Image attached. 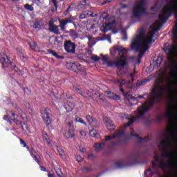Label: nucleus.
<instances>
[{"mask_svg":"<svg viewBox=\"0 0 177 177\" xmlns=\"http://www.w3.org/2000/svg\"><path fill=\"white\" fill-rule=\"evenodd\" d=\"M75 157H76V160H77V162H81L82 161V156L77 155Z\"/></svg>","mask_w":177,"mask_h":177,"instance_id":"nucleus-60","label":"nucleus"},{"mask_svg":"<svg viewBox=\"0 0 177 177\" xmlns=\"http://www.w3.org/2000/svg\"><path fill=\"white\" fill-rule=\"evenodd\" d=\"M86 120L87 122H88V125H92V124H93L94 127H97L99 124V121H97V120L93 116H91V115H87L86 116Z\"/></svg>","mask_w":177,"mask_h":177,"instance_id":"nucleus-21","label":"nucleus"},{"mask_svg":"<svg viewBox=\"0 0 177 177\" xmlns=\"http://www.w3.org/2000/svg\"><path fill=\"white\" fill-rule=\"evenodd\" d=\"M79 19H80V20H82L84 19H86V13H81L80 15Z\"/></svg>","mask_w":177,"mask_h":177,"instance_id":"nucleus-57","label":"nucleus"},{"mask_svg":"<svg viewBox=\"0 0 177 177\" xmlns=\"http://www.w3.org/2000/svg\"><path fill=\"white\" fill-rule=\"evenodd\" d=\"M127 142H128V138H125L124 140L120 139L116 142H112V146H125L127 145Z\"/></svg>","mask_w":177,"mask_h":177,"instance_id":"nucleus-27","label":"nucleus"},{"mask_svg":"<svg viewBox=\"0 0 177 177\" xmlns=\"http://www.w3.org/2000/svg\"><path fill=\"white\" fill-rule=\"evenodd\" d=\"M64 136L66 139H70V138H73L74 137V130L69 129L68 131H65Z\"/></svg>","mask_w":177,"mask_h":177,"instance_id":"nucleus-31","label":"nucleus"},{"mask_svg":"<svg viewBox=\"0 0 177 177\" xmlns=\"http://www.w3.org/2000/svg\"><path fill=\"white\" fill-rule=\"evenodd\" d=\"M70 70L74 73H85V68L81 64H72L70 66Z\"/></svg>","mask_w":177,"mask_h":177,"instance_id":"nucleus-18","label":"nucleus"},{"mask_svg":"<svg viewBox=\"0 0 177 177\" xmlns=\"http://www.w3.org/2000/svg\"><path fill=\"white\" fill-rule=\"evenodd\" d=\"M67 24H75L74 22V19H73V15H71L70 17L59 20V26H50V31L57 35H60V32L59 31V27L61 28V31H64L66 30V26Z\"/></svg>","mask_w":177,"mask_h":177,"instance_id":"nucleus-6","label":"nucleus"},{"mask_svg":"<svg viewBox=\"0 0 177 177\" xmlns=\"http://www.w3.org/2000/svg\"><path fill=\"white\" fill-rule=\"evenodd\" d=\"M24 8L26 10H29V12H32V10H34V7L30 4H25Z\"/></svg>","mask_w":177,"mask_h":177,"instance_id":"nucleus-48","label":"nucleus"},{"mask_svg":"<svg viewBox=\"0 0 177 177\" xmlns=\"http://www.w3.org/2000/svg\"><path fill=\"white\" fill-rule=\"evenodd\" d=\"M166 118L169 121L174 120V113L172 112V106H169L166 112Z\"/></svg>","mask_w":177,"mask_h":177,"instance_id":"nucleus-26","label":"nucleus"},{"mask_svg":"<svg viewBox=\"0 0 177 177\" xmlns=\"http://www.w3.org/2000/svg\"><path fill=\"white\" fill-rule=\"evenodd\" d=\"M64 34H68L69 37L71 38H78V34H77V30L74 29H70L69 30H64Z\"/></svg>","mask_w":177,"mask_h":177,"instance_id":"nucleus-25","label":"nucleus"},{"mask_svg":"<svg viewBox=\"0 0 177 177\" xmlns=\"http://www.w3.org/2000/svg\"><path fill=\"white\" fill-rule=\"evenodd\" d=\"M53 5L54 8H55L56 10H57V1L56 0H51Z\"/></svg>","mask_w":177,"mask_h":177,"instance_id":"nucleus-61","label":"nucleus"},{"mask_svg":"<svg viewBox=\"0 0 177 177\" xmlns=\"http://www.w3.org/2000/svg\"><path fill=\"white\" fill-rule=\"evenodd\" d=\"M120 91L122 92L123 96H124V97H130L131 95H129V93H125V91L124 90V88H122V87H120Z\"/></svg>","mask_w":177,"mask_h":177,"instance_id":"nucleus-50","label":"nucleus"},{"mask_svg":"<svg viewBox=\"0 0 177 177\" xmlns=\"http://www.w3.org/2000/svg\"><path fill=\"white\" fill-rule=\"evenodd\" d=\"M75 107V104L74 102H68L65 105V109L67 111V113H70L71 111H73V109Z\"/></svg>","mask_w":177,"mask_h":177,"instance_id":"nucleus-29","label":"nucleus"},{"mask_svg":"<svg viewBox=\"0 0 177 177\" xmlns=\"http://www.w3.org/2000/svg\"><path fill=\"white\" fill-rule=\"evenodd\" d=\"M146 3V0H139L136 6L133 8V17L140 19L142 15L146 13V8H143Z\"/></svg>","mask_w":177,"mask_h":177,"instance_id":"nucleus-8","label":"nucleus"},{"mask_svg":"<svg viewBox=\"0 0 177 177\" xmlns=\"http://www.w3.org/2000/svg\"><path fill=\"white\" fill-rule=\"evenodd\" d=\"M118 71L116 73L117 75H118L120 77V75H122V68H124V67L122 66H118Z\"/></svg>","mask_w":177,"mask_h":177,"instance_id":"nucleus-54","label":"nucleus"},{"mask_svg":"<svg viewBox=\"0 0 177 177\" xmlns=\"http://www.w3.org/2000/svg\"><path fill=\"white\" fill-rule=\"evenodd\" d=\"M167 135L169 138L167 139L162 140L160 142V147H162V149H167V145H169V146H171V140L174 143H177V138H176V135L175 134V131H169L167 132Z\"/></svg>","mask_w":177,"mask_h":177,"instance_id":"nucleus-9","label":"nucleus"},{"mask_svg":"<svg viewBox=\"0 0 177 177\" xmlns=\"http://www.w3.org/2000/svg\"><path fill=\"white\" fill-rule=\"evenodd\" d=\"M160 84H164V77H158L155 80V85L151 91V96L153 97L156 99H162V96H164V91H165V89H167L169 93L174 92L172 85L175 84V80H170L169 85L167 86H160Z\"/></svg>","mask_w":177,"mask_h":177,"instance_id":"nucleus-3","label":"nucleus"},{"mask_svg":"<svg viewBox=\"0 0 177 177\" xmlns=\"http://www.w3.org/2000/svg\"><path fill=\"white\" fill-rule=\"evenodd\" d=\"M163 50L165 53H166L167 56V60L169 63V68L171 69V71L170 72V75H175V67L177 68V63L175 61V53L177 52L176 49V45L172 44L169 47L163 48Z\"/></svg>","mask_w":177,"mask_h":177,"instance_id":"nucleus-5","label":"nucleus"},{"mask_svg":"<svg viewBox=\"0 0 177 177\" xmlns=\"http://www.w3.org/2000/svg\"><path fill=\"white\" fill-rule=\"evenodd\" d=\"M28 151H29L31 157L33 158V160L39 165L41 162V156L38 153L35 149H34L32 147H27Z\"/></svg>","mask_w":177,"mask_h":177,"instance_id":"nucleus-15","label":"nucleus"},{"mask_svg":"<svg viewBox=\"0 0 177 177\" xmlns=\"http://www.w3.org/2000/svg\"><path fill=\"white\" fill-rule=\"evenodd\" d=\"M164 118L163 115H158L155 116V121L156 122L160 123L162 121V119Z\"/></svg>","mask_w":177,"mask_h":177,"instance_id":"nucleus-42","label":"nucleus"},{"mask_svg":"<svg viewBox=\"0 0 177 177\" xmlns=\"http://www.w3.org/2000/svg\"><path fill=\"white\" fill-rule=\"evenodd\" d=\"M0 62L2 64V68H5V63L12 66V62H10V59H9V57H8V55L5 53L0 54Z\"/></svg>","mask_w":177,"mask_h":177,"instance_id":"nucleus-19","label":"nucleus"},{"mask_svg":"<svg viewBox=\"0 0 177 177\" xmlns=\"http://www.w3.org/2000/svg\"><path fill=\"white\" fill-rule=\"evenodd\" d=\"M75 122H80V124H84V125H86V122H85V120H84V119H82L80 117H76L75 118Z\"/></svg>","mask_w":177,"mask_h":177,"instance_id":"nucleus-47","label":"nucleus"},{"mask_svg":"<svg viewBox=\"0 0 177 177\" xmlns=\"http://www.w3.org/2000/svg\"><path fill=\"white\" fill-rule=\"evenodd\" d=\"M149 45H150V44H144L141 46H138L136 44V46H133V43H131V46L133 50H136V52H140L138 54V57L140 59L145 56V53H146V52H147L149 50Z\"/></svg>","mask_w":177,"mask_h":177,"instance_id":"nucleus-11","label":"nucleus"},{"mask_svg":"<svg viewBox=\"0 0 177 177\" xmlns=\"http://www.w3.org/2000/svg\"><path fill=\"white\" fill-rule=\"evenodd\" d=\"M19 114L23 121H24L25 122H27L28 121L27 115L24 112H23V111H21V113Z\"/></svg>","mask_w":177,"mask_h":177,"instance_id":"nucleus-44","label":"nucleus"},{"mask_svg":"<svg viewBox=\"0 0 177 177\" xmlns=\"http://www.w3.org/2000/svg\"><path fill=\"white\" fill-rule=\"evenodd\" d=\"M100 19L106 20L105 23L103 24L104 26V32H107L110 31L111 26L115 24V19L113 17H109L107 16V12H104L103 15L100 16Z\"/></svg>","mask_w":177,"mask_h":177,"instance_id":"nucleus-10","label":"nucleus"},{"mask_svg":"<svg viewBox=\"0 0 177 177\" xmlns=\"http://www.w3.org/2000/svg\"><path fill=\"white\" fill-rule=\"evenodd\" d=\"M91 60H93V62H99V60H100V57L95 55H92L90 57Z\"/></svg>","mask_w":177,"mask_h":177,"instance_id":"nucleus-51","label":"nucleus"},{"mask_svg":"<svg viewBox=\"0 0 177 177\" xmlns=\"http://www.w3.org/2000/svg\"><path fill=\"white\" fill-rule=\"evenodd\" d=\"M15 115H16V114H15V113H12V116L10 117V120H12L17 125H20L21 127L22 131H24V127H23V125H26V123L24 122L19 121V120L15 118Z\"/></svg>","mask_w":177,"mask_h":177,"instance_id":"nucleus-23","label":"nucleus"},{"mask_svg":"<svg viewBox=\"0 0 177 177\" xmlns=\"http://www.w3.org/2000/svg\"><path fill=\"white\" fill-rule=\"evenodd\" d=\"M162 26V24L158 21L153 24V25L150 26L152 32L148 33L146 37H145V35H146L145 28H141L140 29L139 34L137 35L132 41L131 44H133V46L136 45L140 46L142 45H145V44H151V42H155L156 40H153V38H154L156 32H157V31H160V28Z\"/></svg>","mask_w":177,"mask_h":177,"instance_id":"nucleus-1","label":"nucleus"},{"mask_svg":"<svg viewBox=\"0 0 177 177\" xmlns=\"http://www.w3.org/2000/svg\"><path fill=\"white\" fill-rule=\"evenodd\" d=\"M100 56H102L101 59L103 62V63H104V64H107V62H109V56L103 55L102 54H100Z\"/></svg>","mask_w":177,"mask_h":177,"instance_id":"nucleus-46","label":"nucleus"},{"mask_svg":"<svg viewBox=\"0 0 177 177\" xmlns=\"http://www.w3.org/2000/svg\"><path fill=\"white\" fill-rule=\"evenodd\" d=\"M115 50L116 52H118V55L120 56V59H123V60H127V57H125V55L124 53H127L128 52V50L125 48H122L121 46H116L115 47Z\"/></svg>","mask_w":177,"mask_h":177,"instance_id":"nucleus-20","label":"nucleus"},{"mask_svg":"<svg viewBox=\"0 0 177 177\" xmlns=\"http://www.w3.org/2000/svg\"><path fill=\"white\" fill-rule=\"evenodd\" d=\"M115 167L117 169H122V168H125L126 165L124 164V160H118L115 161Z\"/></svg>","mask_w":177,"mask_h":177,"instance_id":"nucleus-30","label":"nucleus"},{"mask_svg":"<svg viewBox=\"0 0 177 177\" xmlns=\"http://www.w3.org/2000/svg\"><path fill=\"white\" fill-rule=\"evenodd\" d=\"M77 8L78 9H82V10H84V9H88V8H89L88 0L81 1L78 4Z\"/></svg>","mask_w":177,"mask_h":177,"instance_id":"nucleus-24","label":"nucleus"},{"mask_svg":"<svg viewBox=\"0 0 177 177\" xmlns=\"http://www.w3.org/2000/svg\"><path fill=\"white\" fill-rule=\"evenodd\" d=\"M17 55H18L21 59H24V55L23 54V50H21V48H17Z\"/></svg>","mask_w":177,"mask_h":177,"instance_id":"nucleus-41","label":"nucleus"},{"mask_svg":"<svg viewBox=\"0 0 177 177\" xmlns=\"http://www.w3.org/2000/svg\"><path fill=\"white\" fill-rule=\"evenodd\" d=\"M19 141H20L21 145H23V147H26V149H27L28 147H28V146H27V144L26 143V141H25V140H23V139H19Z\"/></svg>","mask_w":177,"mask_h":177,"instance_id":"nucleus-56","label":"nucleus"},{"mask_svg":"<svg viewBox=\"0 0 177 177\" xmlns=\"http://www.w3.org/2000/svg\"><path fill=\"white\" fill-rule=\"evenodd\" d=\"M103 121L104 125H106L108 131L109 132H113L114 129H115V125H114V122L110 118H107L106 116L103 117Z\"/></svg>","mask_w":177,"mask_h":177,"instance_id":"nucleus-17","label":"nucleus"},{"mask_svg":"<svg viewBox=\"0 0 177 177\" xmlns=\"http://www.w3.org/2000/svg\"><path fill=\"white\" fill-rule=\"evenodd\" d=\"M162 157L164 158H169L166 162H160L158 165H157V162H158V156L155 155L154 156V160L151 161L152 164V169H156V168H160L161 169H165V168H177V162L172 161V157H174V154L167 153L166 151H164L161 154Z\"/></svg>","mask_w":177,"mask_h":177,"instance_id":"nucleus-4","label":"nucleus"},{"mask_svg":"<svg viewBox=\"0 0 177 177\" xmlns=\"http://www.w3.org/2000/svg\"><path fill=\"white\" fill-rule=\"evenodd\" d=\"M127 60L119 59L118 61H108L106 63L107 67H125L127 66Z\"/></svg>","mask_w":177,"mask_h":177,"instance_id":"nucleus-13","label":"nucleus"},{"mask_svg":"<svg viewBox=\"0 0 177 177\" xmlns=\"http://www.w3.org/2000/svg\"><path fill=\"white\" fill-rule=\"evenodd\" d=\"M172 35L174 39H177V22L175 24V26L173 28Z\"/></svg>","mask_w":177,"mask_h":177,"instance_id":"nucleus-35","label":"nucleus"},{"mask_svg":"<svg viewBox=\"0 0 177 177\" xmlns=\"http://www.w3.org/2000/svg\"><path fill=\"white\" fill-rule=\"evenodd\" d=\"M33 28L37 30V28H41V22L39 21H35L33 24Z\"/></svg>","mask_w":177,"mask_h":177,"instance_id":"nucleus-49","label":"nucleus"},{"mask_svg":"<svg viewBox=\"0 0 177 177\" xmlns=\"http://www.w3.org/2000/svg\"><path fill=\"white\" fill-rule=\"evenodd\" d=\"M125 137V131L122 130L121 131L116 132L115 134L111 136H106L105 139L102 140V142L100 143H95V147L96 151H100L106 146V142H109V140H111V139H115V138H124Z\"/></svg>","mask_w":177,"mask_h":177,"instance_id":"nucleus-7","label":"nucleus"},{"mask_svg":"<svg viewBox=\"0 0 177 177\" xmlns=\"http://www.w3.org/2000/svg\"><path fill=\"white\" fill-rule=\"evenodd\" d=\"M29 45L32 50H35V51L38 50V46L37 45V43L35 42L29 43Z\"/></svg>","mask_w":177,"mask_h":177,"instance_id":"nucleus-38","label":"nucleus"},{"mask_svg":"<svg viewBox=\"0 0 177 177\" xmlns=\"http://www.w3.org/2000/svg\"><path fill=\"white\" fill-rule=\"evenodd\" d=\"M146 95H147V96H149V94L145 93L143 95H138V96H136V95L132 96V95H131L129 99H131V100L133 99V100H138V99H145V96H146Z\"/></svg>","mask_w":177,"mask_h":177,"instance_id":"nucleus-36","label":"nucleus"},{"mask_svg":"<svg viewBox=\"0 0 177 177\" xmlns=\"http://www.w3.org/2000/svg\"><path fill=\"white\" fill-rule=\"evenodd\" d=\"M82 171L85 172V174H88V172H92V167H83L82 168Z\"/></svg>","mask_w":177,"mask_h":177,"instance_id":"nucleus-53","label":"nucleus"},{"mask_svg":"<svg viewBox=\"0 0 177 177\" xmlns=\"http://www.w3.org/2000/svg\"><path fill=\"white\" fill-rule=\"evenodd\" d=\"M127 39H128V37H127V33L124 32V35H123L122 40L123 41H127Z\"/></svg>","mask_w":177,"mask_h":177,"instance_id":"nucleus-64","label":"nucleus"},{"mask_svg":"<svg viewBox=\"0 0 177 177\" xmlns=\"http://www.w3.org/2000/svg\"><path fill=\"white\" fill-rule=\"evenodd\" d=\"M70 9H71V6H69L68 8L66 10V11L64 12V15L65 16H67V13H68V12L71 11Z\"/></svg>","mask_w":177,"mask_h":177,"instance_id":"nucleus-62","label":"nucleus"},{"mask_svg":"<svg viewBox=\"0 0 177 177\" xmlns=\"http://www.w3.org/2000/svg\"><path fill=\"white\" fill-rule=\"evenodd\" d=\"M11 70H14V71H15V73H19V74H20V73H21V71H19V68H17V66H16V65H12L11 66Z\"/></svg>","mask_w":177,"mask_h":177,"instance_id":"nucleus-55","label":"nucleus"},{"mask_svg":"<svg viewBox=\"0 0 177 177\" xmlns=\"http://www.w3.org/2000/svg\"><path fill=\"white\" fill-rule=\"evenodd\" d=\"M89 133L91 138H96L97 132H96V130H95V129L93 128L90 129Z\"/></svg>","mask_w":177,"mask_h":177,"instance_id":"nucleus-43","label":"nucleus"},{"mask_svg":"<svg viewBox=\"0 0 177 177\" xmlns=\"http://www.w3.org/2000/svg\"><path fill=\"white\" fill-rule=\"evenodd\" d=\"M130 136H134V138H137L140 143H142L143 141L149 142V138L147 136H145V138H141L138 134L133 133V129H131L130 132Z\"/></svg>","mask_w":177,"mask_h":177,"instance_id":"nucleus-22","label":"nucleus"},{"mask_svg":"<svg viewBox=\"0 0 177 177\" xmlns=\"http://www.w3.org/2000/svg\"><path fill=\"white\" fill-rule=\"evenodd\" d=\"M55 174L58 177H64V174H63V171H62V169L57 168L55 169Z\"/></svg>","mask_w":177,"mask_h":177,"instance_id":"nucleus-40","label":"nucleus"},{"mask_svg":"<svg viewBox=\"0 0 177 177\" xmlns=\"http://www.w3.org/2000/svg\"><path fill=\"white\" fill-rule=\"evenodd\" d=\"M128 160L130 161V165H133L135 164H138V160H139V157H140V153L133 152L128 155Z\"/></svg>","mask_w":177,"mask_h":177,"instance_id":"nucleus-16","label":"nucleus"},{"mask_svg":"<svg viewBox=\"0 0 177 177\" xmlns=\"http://www.w3.org/2000/svg\"><path fill=\"white\" fill-rule=\"evenodd\" d=\"M108 97H109V99H113V100H118L120 99V95L112 93L110 95L108 96Z\"/></svg>","mask_w":177,"mask_h":177,"instance_id":"nucleus-39","label":"nucleus"},{"mask_svg":"<svg viewBox=\"0 0 177 177\" xmlns=\"http://www.w3.org/2000/svg\"><path fill=\"white\" fill-rule=\"evenodd\" d=\"M11 81H12V82H14V84H18V85H20V83H19L18 82H17V80H16L15 78H12L11 79Z\"/></svg>","mask_w":177,"mask_h":177,"instance_id":"nucleus-63","label":"nucleus"},{"mask_svg":"<svg viewBox=\"0 0 177 177\" xmlns=\"http://www.w3.org/2000/svg\"><path fill=\"white\" fill-rule=\"evenodd\" d=\"M3 120L5 121H8L10 124H12V121H10V119L9 118V116H8V115H5L3 116Z\"/></svg>","mask_w":177,"mask_h":177,"instance_id":"nucleus-59","label":"nucleus"},{"mask_svg":"<svg viewBox=\"0 0 177 177\" xmlns=\"http://www.w3.org/2000/svg\"><path fill=\"white\" fill-rule=\"evenodd\" d=\"M64 48L67 53H75V48L77 46L71 40L65 41Z\"/></svg>","mask_w":177,"mask_h":177,"instance_id":"nucleus-14","label":"nucleus"},{"mask_svg":"<svg viewBox=\"0 0 177 177\" xmlns=\"http://www.w3.org/2000/svg\"><path fill=\"white\" fill-rule=\"evenodd\" d=\"M47 52L54 56V57H56V59H64V57L57 55V53L52 49H48Z\"/></svg>","mask_w":177,"mask_h":177,"instance_id":"nucleus-33","label":"nucleus"},{"mask_svg":"<svg viewBox=\"0 0 177 177\" xmlns=\"http://www.w3.org/2000/svg\"><path fill=\"white\" fill-rule=\"evenodd\" d=\"M153 98H150L148 100V104L145 102L144 104H142L140 106H139L137 110L136 111V114H138L136 118L132 116L131 115H124V118L126 120H128L129 122L125 124V128L128 127H131L132 124L136 121V120H139V118H142L151 107L154 106V104L156 103V99H160V98H156L153 96H152Z\"/></svg>","mask_w":177,"mask_h":177,"instance_id":"nucleus-2","label":"nucleus"},{"mask_svg":"<svg viewBox=\"0 0 177 177\" xmlns=\"http://www.w3.org/2000/svg\"><path fill=\"white\" fill-rule=\"evenodd\" d=\"M47 52L54 56V57H56V59H64V57L57 55V53L52 49H48Z\"/></svg>","mask_w":177,"mask_h":177,"instance_id":"nucleus-32","label":"nucleus"},{"mask_svg":"<svg viewBox=\"0 0 177 177\" xmlns=\"http://www.w3.org/2000/svg\"><path fill=\"white\" fill-rule=\"evenodd\" d=\"M162 63V57L158 56L156 60L153 62V67H159Z\"/></svg>","mask_w":177,"mask_h":177,"instance_id":"nucleus-34","label":"nucleus"},{"mask_svg":"<svg viewBox=\"0 0 177 177\" xmlns=\"http://www.w3.org/2000/svg\"><path fill=\"white\" fill-rule=\"evenodd\" d=\"M57 150L59 154V156H63V149L60 147H57Z\"/></svg>","mask_w":177,"mask_h":177,"instance_id":"nucleus-58","label":"nucleus"},{"mask_svg":"<svg viewBox=\"0 0 177 177\" xmlns=\"http://www.w3.org/2000/svg\"><path fill=\"white\" fill-rule=\"evenodd\" d=\"M42 136H43V140L47 142V145H49V140H50V139H49V136H48V133L44 131L42 133Z\"/></svg>","mask_w":177,"mask_h":177,"instance_id":"nucleus-37","label":"nucleus"},{"mask_svg":"<svg viewBox=\"0 0 177 177\" xmlns=\"http://www.w3.org/2000/svg\"><path fill=\"white\" fill-rule=\"evenodd\" d=\"M129 76L131 77V82H133V81H135V79H133V73H130ZM131 81H127L124 79L121 80V82L119 84L120 88H122V86H124V85L127 84H131Z\"/></svg>","mask_w":177,"mask_h":177,"instance_id":"nucleus-28","label":"nucleus"},{"mask_svg":"<svg viewBox=\"0 0 177 177\" xmlns=\"http://www.w3.org/2000/svg\"><path fill=\"white\" fill-rule=\"evenodd\" d=\"M86 16H89L90 17H96V16H97V15H96L92 11L86 12Z\"/></svg>","mask_w":177,"mask_h":177,"instance_id":"nucleus-52","label":"nucleus"},{"mask_svg":"<svg viewBox=\"0 0 177 177\" xmlns=\"http://www.w3.org/2000/svg\"><path fill=\"white\" fill-rule=\"evenodd\" d=\"M149 80L147 79L141 80L140 82H138L136 86H142V85H146Z\"/></svg>","mask_w":177,"mask_h":177,"instance_id":"nucleus-45","label":"nucleus"},{"mask_svg":"<svg viewBox=\"0 0 177 177\" xmlns=\"http://www.w3.org/2000/svg\"><path fill=\"white\" fill-rule=\"evenodd\" d=\"M41 118L46 127H50L52 122V111L48 108H45L41 113Z\"/></svg>","mask_w":177,"mask_h":177,"instance_id":"nucleus-12","label":"nucleus"}]
</instances>
